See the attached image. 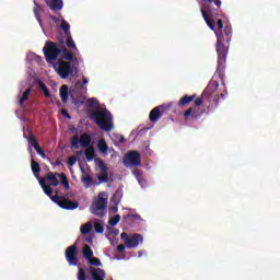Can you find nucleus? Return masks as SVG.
<instances>
[{
	"mask_svg": "<svg viewBox=\"0 0 280 280\" xmlns=\"http://www.w3.org/2000/svg\"><path fill=\"white\" fill-rule=\"evenodd\" d=\"M58 173H51L49 172L46 175V180H48L50 184V187H58L60 185V182L58 180Z\"/></svg>",
	"mask_w": 280,
	"mask_h": 280,
	"instance_id": "18",
	"label": "nucleus"
},
{
	"mask_svg": "<svg viewBox=\"0 0 280 280\" xmlns=\"http://www.w3.org/2000/svg\"><path fill=\"white\" fill-rule=\"evenodd\" d=\"M184 117L185 119H189L190 117V119L196 120L198 119V113L194 112V107H190L184 113Z\"/></svg>",
	"mask_w": 280,
	"mask_h": 280,
	"instance_id": "25",
	"label": "nucleus"
},
{
	"mask_svg": "<svg viewBox=\"0 0 280 280\" xmlns=\"http://www.w3.org/2000/svg\"><path fill=\"white\" fill-rule=\"evenodd\" d=\"M94 231L95 233H104V225L100 221L94 222Z\"/></svg>",
	"mask_w": 280,
	"mask_h": 280,
	"instance_id": "37",
	"label": "nucleus"
},
{
	"mask_svg": "<svg viewBox=\"0 0 280 280\" xmlns=\"http://www.w3.org/2000/svg\"><path fill=\"white\" fill-rule=\"evenodd\" d=\"M52 202H56L61 209L67 211H73L80 207L78 201H72L71 199L65 198L63 196L52 195L49 197Z\"/></svg>",
	"mask_w": 280,
	"mask_h": 280,
	"instance_id": "7",
	"label": "nucleus"
},
{
	"mask_svg": "<svg viewBox=\"0 0 280 280\" xmlns=\"http://www.w3.org/2000/svg\"><path fill=\"white\" fill-rule=\"evenodd\" d=\"M62 51H61V60L66 61V62H72V65H79L80 61L78 60V54H80V50H73V49H67V43H63V46H62Z\"/></svg>",
	"mask_w": 280,
	"mask_h": 280,
	"instance_id": "10",
	"label": "nucleus"
},
{
	"mask_svg": "<svg viewBox=\"0 0 280 280\" xmlns=\"http://www.w3.org/2000/svg\"><path fill=\"white\" fill-rule=\"evenodd\" d=\"M54 69L61 80H67L71 74H73V65L62 59H59L58 62L54 65Z\"/></svg>",
	"mask_w": 280,
	"mask_h": 280,
	"instance_id": "6",
	"label": "nucleus"
},
{
	"mask_svg": "<svg viewBox=\"0 0 280 280\" xmlns=\"http://www.w3.org/2000/svg\"><path fill=\"white\" fill-rule=\"evenodd\" d=\"M38 84H39V89H40V91H43L45 97H51V92H49V89L47 88V85L43 81H39Z\"/></svg>",
	"mask_w": 280,
	"mask_h": 280,
	"instance_id": "32",
	"label": "nucleus"
},
{
	"mask_svg": "<svg viewBox=\"0 0 280 280\" xmlns=\"http://www.w3.org/2000/svg\"><path fill=\"white\" fill-rule=\"evenodd\" d=\"M212 3H214V5H217V8H221V5H222L221 0H213Z\"/></svg>",
	"mask_w": 280,
	"mask_h": 280,
	"instance_id": "48",
	"label": "nucleus"
},
{
	"mask_svg": "<svg viewBox=\"0 0 280 280\" xmlns=\"http://www.w3.org/2000/svg\"><path fill=\"white\" fill-rule=\"evenodd\" d=\"M98 150L100 152H103V153L108 152V144H106V140L98 141Z\"/></svg>",
	"mask_w": 280,
	"mask_h": 280,
	"instance_id": "35",
	"label": "nucleus"
},
{
	"mask_svg": "<svg viewBox=\"0 0 280 280\" xmlns=\"http://www.w3.org/2000/svg\"><path fill=\"white\" fill-rule=\"evenodd\" d=\"M31 170L35 178H40V164L34 160L31 161Z\"/></svg>",
	"mask_w": 280,
	"mask_h": 280,
	"instance_id": "24",
	"label": "nucleus"
},
{
	"mask_svg": "<svg viewBox=\"0 0 280 280\" xmlns=\"http://www.w3.org/2000/svg\"><path fill=\"white\" fill-rule=\"evenodd\" d=\"M196 100V94L192 95H184L179 101H178V106L183 108V106H187V104H191Z\"/></svg>",
	"mask_w": 280,
	"mask_h": 280,
	"instance_id": "20",
	"label": "nucleus"
},
{
	"mask_svg": "<svg viewBox=\"0 0 280 280\" xmlns=\"http://www.w3.org/2000/svg\"><path fill=\"white\" fill-rule=\"evenodd\" d=\"M86 242H93V238H91V237L86 238Z\"/></svg>",
	"mask_w": 280,
	"mask_h": 280,
	"instance_id": "54",
	"label": "nucleus"
},
{
	"mask_svg": "<svg viewBox=\"0 0 280 280\" xmlns=\"http://www.w3.org/2000/svg\"><path fill=\"white\" fill-rule=\"evenodd\" d=\"M120 220H121V215L116 214L115 217L109 219L108 224L110 226H117V224H119Z\"/></svg>",
	"mask_w": 280,
	"mask_h": 280,
	"instance_id": "34",
	"label": "nucleus"
},
{
	"mask_svg": "<svg viewBox=\"0 0 280 280\" xmlns=\"http://www.w3.org/2000/svg\"><path fill=\"white\" fill-rule=\"evenodd\" d=\"M35 150H36L37 154H39V156H42V159H47V155L45 154V151L40 148V144L38 147H35Z\"/></svg>",
	"mask_w": 280,
	"mask_h": 280,
	"instance_id": "40",
	"label": "nucleus"
},
{
	"mask_svg": "<svg viewBox=\"0 0 280 280\" xmlns=\"http://www.w3.org/2000/svg\"><path fill=\"white\" fill-rule=\"evenodd\" d=\"M66 260L69 266H78V244L74 243L66 248Z\"/></svg>",
	"mask_w": 280,
	"mask_h": 280,
	"instance_id": "12",
	"label": "nucleus"
},
{
	"mask_svg": "<svg viewBox=\"0 0 280 280\" xmlns=\"http://www.w3.org/2000/svg\"><path fill=\"white\" fill-rule=\"evenodd\" d=\"M82 235H88V233H91L93 231V224L91 222H88L80 228Z\"/></svg>",
	"mask_w": 280,
	"mask_h": 280,
	"instance_id": "31",
	"label": "nucleus"
},
{
	"mask_svg": "<svg viewBox=\"0 0 280 280\" xmlns=\"http://www.w3.org/2000/svg\"><path fill=\"white\" fill-rule=\"evenodd\" d=\"M27 141H28V145H31V147L34 148V149L40 145V144L38 143V140H36V137L33 136V133H31V135L27 137Z\"/></svg>",
	"mask_w": 280,
	"mask_h": 280,
	"instance_id": "33",
	"label": "nucleus"
},
{
	"mask_svg": "<svg viewBox=\"0 0 280 280\" xmlns=\"http://www.w3.org/2000/svg\"><path fill=\"white\" fill-rule=\"evenodd\" d=\"M82 253H83V257H84V259H86V261H89L93 257V249H91V246H89V245L83 246Z\"/></svg>",
	"mask_w": 280,
	"mask_h": 280,
	"instance_id": "27",
	"label": "nucleus"
},
{
	"mask_svg": "<svg viewBox=\"0 0 280 280\" xmlns=\"http://www.w3.org/2000/svg\"><path fill=\"white\" fill-rule=\"evenodd\" d=\"M201 10H205L206 14H208V16L212 19V21H215V19H218L221 14L220 8L214 9L211 8V5L209 4H205Z\"/></svg>",
	"mask_w": 280,
	"mask_h": 280,
	"instance_id": "17",
	"label": "nucleus"
},
{
	"mask_svg": "<svg viewBox=\"0 0 280 280\" xmlns=\"http://www.w3.org/2000/svg\"><path fill=\"white\" fill-rule=\"evenodd\" d=\"M81 183H83L84 187L89 189V187H93V177L91 175L86 174L81 178Z\"/></svg>",
	"mask_w": 280,
	"mask_h": 280,
	"instance_id": "28",
	"label": "nucleus"
},
{
	"mask_svg": "<svg viewBox=\"0 0 280 280\" xmlns=\"http://www.w3.org/2000/svg\"><path fill=\"white\" fill-rule=\"evenodd\" d=\"M65 37H57V42L47 40L43 48V52L46 59V62H54L58 60V56L62 54V47L65 45Z\"/></svg>",
	"mask_w": 280,
	"mask_h": 280,
	"instance_id": "3",
	"label": "nucleus"
},
{
	"mask_svg": "<svg viewBox=\"0 0 280 280\" xmlns=\"http://www.w3.org/2000/svg\"><path fill=\"white\" fill-rule=\"evenodd\" d=\"M116 248H117L118 253H124V250H126V245L120 244V245H117Z\"/></svg>",
	"mask_w": 280,
	"mask_h": 280,
	"instance_id": "47",
	"label": "nucleus"
},
{
	"mask_svg": "<svg viewBox=\"0 0 280 280\" xmlns=\"http://www.w3.org/2000/svg\"><path fill=\"white\" fill-rule=\"evenodd\" d=\"M61 115H63V117H67L68 119H71V116L69 115V113L66 112V109L61 110Z\"/></svg>",
	"mask_w": 280,
	"mask_h": 280,
	"instance_id": "49",
	"label": "nucleus"
},
{
	"mask_svg": "<svg viewBox=\"0 0 280 280\" xmlns=\"http://www.w3.org/2000/svg\"><path fill=\"white\" fill-rule=\"evenodd\" d=\"M48 8H50V10H60L61 8L65 7V3L62 2V0H50L47 2Z\"/></svg>",
	"mask_w": 280,
	"mask_h": 280,
	"instance_id": "23",
	"label": "nucleus"
},
{
	"mask_svg": "<svg viewBox=\"0 0 280 280\" xmlns=\"http://www.w3.org/2000/svg\"><path fill=\"white\" fill-rule=\"evenodd\" d=\"M79 154H83V152H82V151H80V152H79Z\"/></svg>",
	"mask_w": 280,
	"mask_h": 280,
	"instance_id": "58",
	"label": "nucleus"
},
{
	"mask_svg": "<svg viewBox=\"0 0 280 280\" xmlns=\"http://www.w3.org/2000/svg\"><path fill=\"white\" fill-rule=\"evenodd\" d=\"M88 261L91 264V266H102V260L93 256Z\"/></svg>",
	"mask_w": 280,
	"mask_h": 280,
	"instance_id": "38",
	"label": "nucleus"
},
{
	"mask_svg": "<svg viewBox=\"0 0 280 280\" xmlns=\"http://www.w3.org/2000/svg\"><path fill=\"white\" fill-rule=\"evenodd\" d=\"M82 82H83V84H82ZM82 82L78 81L77 86H81V89H84V84H89V80L86 79V77H82Z\"/></svg>",
	"mask_w": 280,
	"mask_h": 280,
	"instance_id": "43",
	"label": "nucleus"
},
{
	"mask_svg": "<svg viewBox=\"0 0 280 280\" xmlns=\"http://www.w3.org/2000/svg\"><path fill=\"white\" fill-rule=\"evenodd\" d=\"M139 244H143V235L141 234H132L129 238H126V244L128 248H137Z\"/></svg>",
	"mask_w": 280,
	"mask_h": 280,
	"instance_id": "15",
	"label": "nucleus"
},
{
	"mask_svg": "<svg viewBox=\"0 0 280 280\" xmlns=\"http://www.w3.org/2000/svg\"><path fill=\"white\" fill-rule=\"evenodd\" d=\"M32 94V88H28L24 91L22 94V97L20 98V106H23L27 100H30V95Z\"/></svg>",
	"mask_w": 280,
	"mask_h": 280,
	"instance_id": "29",
	"label": "nucleus"
},
{
	"mask_svg": "<svg viewBox=\"0 0 280 280\" xmlns=\"http://www.w3.org/2000/svg\"><path fill=\"white\" fill-rule=\"evenodd\" d=\"M89 272L92 277V280H105L106 279V271L102 268L91 267Z\"/></svg>",
	"mask_w": 280,
	"mask_h": 280,
	"instance_id": "16",
	"label": "nucleus"
},
{
	"mask_svg": "<svg viewBox=\"0 0 280 280\" xmlns=\"http://www.w3.org/2000/svg\"><path fill=\"white\" fill-rule=\"evenodd\" d=\"M201 14L203 20L206 21L208 27L212 31L215 32V22L211 21V18H209V14H207V11L205 9H201Z\"/></svg>",
	"mask_w": 280,
	"mask_h": 280,
	"instance_id": "22",
	"label": "nucleus"
},
{
	"mask_svg": "<svg viewBox=\"0 0 280 280\" xmlns=\"http://www.w3.org/2000/svg\"><path fill=\"white\" fill-rule=\"evenodd\" d=\"M106 209H108V195L106 192H100L93 200L90 211L97 218H104L106 215Z\"/></svg>",
	"mask_w": 280,
	"mask_h": 280,
	"instance_id": "5",
	"label": "nucleus"
},
{
	"mask_svg": "<svg viewBox=\"0 0 280 280\" xmlns=\"http://www.w3.org/2000/svg\"><path fill=\"white\" fill-rule=\"evenodd\" d=\"M56 165H60V161H57V162H56Z\"/></svg>",
	"mask_w": 280,
	"mask_h": 280,
	"instance_id": "56",
	"label": "nucleus"
},
{
	"mask_svg": "<svg viewBox=\"0 0 280 280\" xmlns=\"http://www.w3.org/2000/svg\"><path fill=\"white\" fill-rule=\"evenodd\" d=\"M118 141L119 143H126V138H124V136H119Z\"/></svg>",
	"mask_w": 280,
	"mask_h": 280,
	"instance_id": "50",
	"label": "nucleus"
},
{
	"mask_svg": "<svg viewBox=\"0 0 280 280\" xmlns=\"http://www.w3.org/2000/svg\"><path fill=\"white\" fill-rule=\"evenodd\" d=\"M97 178L100 183H108V173H101Z\"/></svg>",
	"mask_w": 280,
	"mask_h": 280,
	"instance_id": "39",
	"label": "nucleus"
},
{
	"mask_svg": "<svg viewBox=\"0 0 280 280\" xmlns=\"http://www.w3.org/2000/svg\"><path fill=\"white\" fill-rule=\"evenodd\" d=\"M34 4H35V8H34V14H35V16H36V19L38 20V21H40V18H38V4L36 3V0H34Z\"/></svg>",
	"mask_w": 280,
	"mask_h": 280,
	"instance_id": "45",
	"label": "nucleus"
},
{
	"mask_svg": "<svg viewBox=\"0 0 280 280\" xmlns=\"http://www.w3.org/2000/svg\"><path fill=\"white\" fill-rule=\"evenodd\" d=\"M60 183L62 187L66 189V191H69L70 186H69V179L67 178V175L65 173L58 174Z\"/></svg>",
	"mask_w": 280,
	"mask_h": 280,
	"instance_id": "26",
	"label": "nucleus"
},
{
	"mask_svg": "<svg viewBox=\"0 0 280 280\" xmlns=\"http://www.w3.org/2000/svg\"><path fill=\"white\" fill-rule=\"evenodd\" d=\"M137 178H138L139 183H141V178H143V175L141 173H138Z\"/></svg>",
	"mask_w": 280,
	"mask_h": 280,
	"instance_id": "52",
	"label": "nucleus"
},
{
	"mask_svg": "<svg viewBox=\"0 0 280 280\" xmlns=\"http://www.w3.org/2000/svg\"><path fill=\"white\" fill-rule=\"evenodd\" d=\"M172 108V105H160L154 107L150 114H149V119L152 124H156V121L160 120L161 117H163L164 113H167Z\"/></svg>",
	"mask_w": 280,
	"mask_h": 280,
	"instance_id": "11",
	"label": "nucleus"
},
{
	"mask_svg": "<svg viewBox=\"0 0 280 280\" xmlns=\"http://www.w3.org/2000/svg\"><path fill=\"white\" fill-rule=\"evenodd\" d=\"M208 3H213V0H208Z\"/></svg>",
	"mask_w": 280,
	"mask_h": 280,
	"instance_id": "55",
	"label": "nucleus"
},
{
	"mask_svg": "<svg viewBox=\"0 0 280 280\" xmlns=\"http://www.w3.org/2000/svg\"><path fill=\"white\" fill-rule=\"evenodd\" d=\"M127 218H132L133 220H138L139 215H137V214H127Z\"/></svg>",
	"mask_w": 280,
	"mask_h": 280,
	"instance_id": "51",
	"label": "nucleus"
},
{
	"mask_svg": "<svg viewBox=\"0 0 280 280\" xmlns=\"http://www.w3.org/2000/svg\"><path fill=\"white\" fill-rule=\"evenodd\" d=\"M70 143L74 150H80L81 148H90L91 147V136L89 133H83L81 136H73L70 140Z\"/></svg>",
	"mask_w": 280,
	"mask_h": 280,
	"instance_id": "9",
	"label": "nucleus"
},
{
	"mask_svg": "<svg viewBox=\"0 0 280 280\" xmlns=\"http://www.w3.org/2000/svg\"><path fill=\"white\" fill-rule=\"evenodd\" d=\"M37 60H40V57L37 56Z\"/></svg>",
	"mask_w": 280,
	"mask_h": 280,
	"instance_id": "57",
	"label": "nucleus"
},
{
	"mask_svg": "<svg viewBox=\"0 0 280 280\" xmlns=\"http://www.w3.org/2000/svg\"><path fill=\"white\" fill-rule=\"evenodd\" d=\"M90 118L95 121V125L98 126L101 130H105V132H110V130L115 128V125H113V115L107 109L93 110Z\"/></svg>",
	"mask_w": 280,
	"mask_h": 280,
	"instance_id": "4",
	"label": "nucleus"
},
{
	"mask_svg": "<svg viewBox=\"0 0 280 280\" xmlns=\"http://www.w3.org/2000/svg\"><path fill=\"white\" fill-rule=\"evenodd\" d=\"M220 97H221L222 100H224V93H221V94H220Z\"/></svg>",
	"mask_w": 280,
	"mask_h": 280,
	"instance_id": "53",
	"label": "nucleus"
},
{
	"mask_svg": "<svg viewBox=\"0 0 280 280\" xmlns=\"http://www.w3.org/2000/svg\"><path fill=\"white\" fill-rule=\"evenodd\" d=\"M217 78H220L221 82L224 84V70H222V77L220 74H213L212 80L209 82L205 91L202 92L201 97L195 100V106H202L205 97H208L210 102H214L215 106L220 103V94L218 89L220 88V81Z\"/></svg>",
	"mask_w": 280,
	"mask_h": 280,
	"instance_id": "2",
	"label": "nucleus"
},
{
	"mask_svg": "<svg viewBox=\"0 0 280 280\" xmlns=\"http://www.w3.org/2000/svg\"><path fill=\"white\" fill-rule=\"evenodd\" d=\"M97 104H100V102L95 97H92V98L88 100V105L89 106H97Z\"/></svg>",
	"mask_w": 280,
	"mask_h": 280,
	"instance_id": "42",
	"label": "nucleus"
},
{
	"mask_svg": "<svg viewBox=\"0 0 280 280\" xmlns=\"http://www.w3.org/2000/svg\"><path fill=\"white\" fill-rule=\"evenodd\" d=\"M59 95L63 104H67V102H69V86H67V84H63L60 88Z\"/></svg>",
	"mask_w": 280,
	"mask_h": 280,
	"instance_id": "19",
	"label": "nucleus"
},
{
	"mask_svg": "<svg viewBox=\"0 0 280 280\" xmlns=\"http://www.w3.org/2000/svg\"><path fill=\"white\" fill-rule=\"evenodd\" d=\"M39 185L44 194L48 196V198H50L54 195V189L51 188V185L47 186V183L45 182V179H39Z\"/></svg>",
	"mask_w": 280,
	"mask_h": 280,
	"instance_id": "21",
	"label": "nucleus"
},
{
	"mask_svg": "<svg viewBox=\"0 0 280 280\" xmlns=\"http://www.w3.org/2000/svg\"><path fill=\"white\" fill-rule=\"evenodd\" d=\"M217 26L221 33L217 35L218 39L215 49L218 54V67L215 70V75L222 78L224 65H226V54H229V45L233 36V28H231V26L229 25L224 26V23L220 19L217 21Z\"/></svg>",
	"mask_w": 280,
	"mask_h": 280,
	"instance_id": "1",
	"label": "nucleus"
},
{
	"mask_svg": "<svg viewBox=\"0 0 280 280\" xmlns=\"http://www.w3.org/2000/svg\"><path fill=\"white\" fill-rule=\"evenodd\" d=\"M122 163H125V165L139 166L141 165V154L139 151H129L124 156Z\"/></svg>",
	"mask_w": 280,
	"mask_h": 280,
	"instance_id": "13",
	"label": "nucleus"
},
{
	"mask_svg": "<svg viewBox=\"0 0 280 280\" xmlns=\"http://www.w3.org/2000/svg\"><path fill=\"white\" fill-rule=\"evenodd\" d=\"M78 161L77 156H70L68 158V165H70L71 167H73V165H75V162Z\"/></svg>",
	"mask_w": 280,
	"mask_h": 280,
	"instance_id": "44",
	"label": "nucleus"
},
{
	"mask_svg": "<svg viewBox=\"0 0 280 280\" xmlns=\"http://www.w3.org/2000/svg\"><path fill=\"white\" fill-rule=\"evenodd\" d=\"M120 237H121V240H124L125 245H126V240H129V238H130V236H128V233H126V232H122V233L120 234Z\"/></svg>",
	"mask_w": 280,
	"mask_h": 280,
	"instance_id": "46",
	"label": "nucleus"
},
{
	"mask_svg": "<svg viewBox=\"0 0 280 280\" xmlns=\"http://www.w3.org/2000/svg\"><path fill=\"white\" fill-rule=\"evenodd\" d=\"M85 159H88V161L95 159V149L93 147L85 148Z\"/></svg>",
	"mask_w": 280,
	"mask_h": 280,
	"instance_id": "30",
	"label": "nucleus"
},
{
	"mask_svg": "<svg viewBox=\"0 0 280 280\" xmlns=\"http://www.w3.org/2000/svg\"><path fill=\"white\" fill-rule=\"evenodd\" d=\"M121 198H122V195H121V191L119 190H116L114 196L112 197L110 199V205H109V213H117V211H119V202H121Z\"/></svg>",
	"mask_w": 280,
	"mask_h": 280,
	"instance_id": "14",
	"label": "nucleus"
},
{
	"mask_svg": "<svg viewBox=\"0 0 280 280\" xmlns=\"http://www.w3.org/2000/svg\"><path fill=\"white\" fill-rule=\"evenodd\" d=\"M98 167L101 170V173H108V166H106V164L103 161L98 163Z\"/></svg>",
	"mask_w": 280,
	"mask_h": 280,
	"instance_id": "41",
	"label": "nucleus"
},
{
	"mask_svg": "<svg viewBox=\"0 0 280 280\" xmlns=\"http://www.w3.org/2000/svg\"><path fill=\"white\" fill-rule=\"evenodd\" d=\"M61 30L63 31V35H58L57 38H65V43L68 49L78 51V46H75V42H73V37H71V25L68 24V22H66L65 20H62Z\"/></svg>",
	"mask_w": 280,
	"mask_h": 280,
	"instance_id": "8",
	"label": "nucleus"
},
{
	"mask_svg": "<svg viewBox=\"0 0 280 280\" xmlns=\"http://www.w3.org/2000/svg\"><path fill=\"white\" fill-rule=\"evenodd\" d=\"M77 279L78 280H86V271L84 270V268L79 267L78 273H77Z\"/></svg>",
	"mask_w": 280,
	"mask_h": 280,
	"instance_id": "36",
	"label": "nucleus"
}]
</instances>
